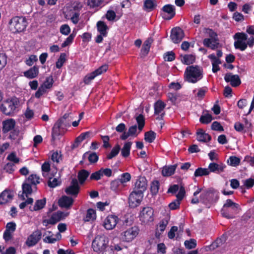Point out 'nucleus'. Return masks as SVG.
Listing matches in <instances>:
<instances>
[{"label": "nucleus", "mask_w": 254, "mask_h": 254, "mask_svg": "<svg viewBox=\"0 0 254 254\" xmlns=\"http://www.w3.org/2000/svg\"><path fill=\"white\" fill-rule=\"evenodd\" d=\"M103 0H87V4L90 8H97L101 6Z\"/></svg>", "instance_id": "nucleus-45"}, {"label": "nucleus", "mask_w": 254, "mask_h": 254, "mask_svg": "<svg viewBox=\"0 0 254 254\" xmlns=\"http://www.w3.org/2000/svg\"><path fill=\"white\" fill-rule=\"evenodd\" d=\"M86 156H88V160L91 163H95L98 160V156L95 152L90 154H88V152H86L84 154V157Z\"/></svg>", "instance_id": "nucleus-53"}, {"label": "nucleus", "mask_w": 254, "mask_h": 254, "mask_svg": "<svg viewBox=\"0 0 254 254\" xmlns=\"http://www.w3.org/2000/svg\"><path fill=\"white\" fill-rule=\"evenodd\" d=\"M46 199H39L36 201L33 207H30L31 211H38L42 209L46 204Z\"/></svg>", "instance_id": "nucleus-38"}, {"label": "nucleus", "mask_w": 254, "mask_h": 254, "mask_svg": "<svg viewBox=\"0 0 254 254\" xmlns=\"http://www.w3.org/2000/svg\"><path fill=\"white\" fill-rule=\"evenodd\" d=\"M28 24L27 19L23 16H15L8 22V28L13 33H19L23 31Z\"/></svg>", "instance_id": "nucleus-4"}, {"label": "nucleus", "mask_w": 254, "mask_h": 254, "mask_svg": "<svg viewBox=\"0 0 254 254\" xmlns=\"http://www.w3.org/2000/svg\"><path fill=\"white\" fill-rule=\"evenodd\" d=\"M152 42V39L151 38H148L144 42L141 49V53L145 55L148 54Z\"/></svg>", "instance_id": "nucleus-42"}, {"label": "nucleus", "mask_w": 254, "mask_h": 254, "mask_svg": "<svg viewBox=\"0 0 254 254\" xmlns=\"http://www.w3.org/2000/svg\"><path fill=\"white\" fill-rule=\"evenodd\" d=\"M47 89L43 85H41L38 90L36 91L35 94V96L37 98H39L41 97L43 94L46 93L47 92Z\"/></svg>", "instance_id": "nucleus-61"}, {"label": "nucleus", "mask_w": 254, "mask_h": 254, "mask_svg": "<svg viewBox=\"0 0 254 254\" xmlns=\"http://www.w3.org/2000/svg\"><path fill=\"white\" fill-rule=\"evenodd\" d=\"M75 36V33H71L65 41L62 43V47L64 48L66 46L70 45L73 42V39Z\"/></svg>", "instance_id": "nucleus-52"}, {"label": "nucleus", "mask_w": 254, "mask_h": 254, "mask_svg": "<svg viewBox=\"0 0 254 254\" xmlns=\"http://www.w3.org/2000/svg\"><path fill=\"white\" fill-rule=\"evenodd\" d=\"M238 204L234 202L231 199H227L223 205L222 208H224L225 210L227 208H231L232 210L233 209V208H238Z\"/></svg>", "instance_id": "nucleus-46"}, {"label": "nucleus", "mask_w": 254, "mask_h": 254, "mask_svg": "<svg viewBox=\"0 0 254 254\" xmlns=\"http://www.w3.org/2000/svg\"><path fill=\"white\" fill-rule=\"evenodd\" d=\"M143 197L141 192L133 190L130 194L128 198V203L131 207H135L138 206Z\"/></svg>", "instance_id": "nucleus-10"}, {"label": "nucleus", "mask_w": 254, "mask_h": 254, "mask_svg": "<svg viewBox=\"0 0 254 254\" xmlns=\"http://www.w3.org/2000/svg\"><path fill=\"white\" fill-rule=\"evenodd\" d=\"M177 165L170 166H165L163 167L162 170V174L164 177H169L175 173Z\"/></svg>", "instance_id": "nucleus-29"}, {"label": "nucleus", "mask_w": 254, "mask_h": 254, "mask_svg": "<svg viewBox=\"0 0 254 254\" xmlns=\"http://www.w3.org/2000/svg\"><path fill=\"white\" fill-rule=\"evenodd\" d=\"M195 59V57L194 55L189 54L181 56V60L182 62L187 65H189L192 64Z\"/></svg>", "instance_id": "nucleus-36"}, {"label": "nucleus", "mask_w": 254, "mask_h": 254, "mask_svg": "<svg viewBox=\"0 0 254 254\" xmlns=\"http://www.w3.org/2000/svg\"><path fill=\"white\" fill-rule=\"evenodd\" d=\"M184 244L186 248L188 249H191L196 247V241L193 239H191L190 240L186 241Z\"/></svg>", "instance_id": "nucleus-57"}, {"label": "nucleus", "mask_w": 254, "mask_h": 254, "mask_svg": "<svg viewBox=\"0 0 254 254\" xmlns=\"http://www.w3.org/2000/svg\"><path fill=\"white\" fill-rule=\"evenodd\" d=\"M168 224V220L167 219H164L162 220L157 227L156 234L159 231L160 233L163 232L165 230Z\"/></svg>", "instance_id": "nucleus-49"}, {"label": "nucleus", "mask_w": 254, "mask_h": 254, "mask_svg": "<svg viewBox=\"0 0 254 254\" xmlns=\"http://www.w3.org/2000/svg\"><path fill=\"white\" fill-rule=\"evenodd\" d=\"M121 150L120 146L119 144H116L112 149L111 152L107 155V158L111 159L117 155Z\"/></svg>", "instance_id": "nucleus-48"}, {"label": "nucleus", "mask_w": 254, "mask_h": 254, "mask_svg": "<svg viewBox=\"0 0 254 254\" xmlns=\"http://www.w3.org/2000/svg\"><path fill=\"white\" fill-rule=\"evenodd\" d=\"M89 173L85 170L80 171L78 174V178L79 182L82 184L88 177Z\"/></svg>", "instance_id": "nucleus-47"}, {"label": "nucleus", "mask_w": 254, "mask_h": 254, "mask_svg": "<svg viewBox=\"0 0 254 254\" xmlns=\"http://www.w3.org/2000/svg\"><path fill=\"white\" fill-rule=\"evenodd\" d=\"M135 118L138 124V129L139 132H140L142 130L145 125L144 117L142 114H139L136 115Z\"/></svg>", "instance_id": "nucleus-41"}, {"label": "nucleus", "mask_w": 254, "mask_h": 254, "mask_svg": "<svg viewBox=\"0 0 254 254\" xmlns=\"http://www.w3.org/2000/svg\"><path fill=\"white\" fill-rule=\"evenodd\" d=\"M157 5L156 0H144V9L147 11H150L154 9Z\"/></svg>", "instance_id": "nucleus-35"}, {"label": "nucleus", "mask_w": 254, "mask_h": 254, "mask_svg": "<svg viewBox=\"0 0 254 254\" xmlns=\"http://www.w3.org/2000/svg\"><path fill=\"white\" fill-rule=\"evenodd\" d=\"M13 196V191L10 190H4L0 194V204H4L11 201Z\"/></svg>", "instance_id": "nucleus-22"}, {"label": "nucleus", "mask_w": 254, "mask_h": 254, "mask_svg": "<svg viewBox=\"0 0 254 254\" xmlns=\"http://www.w3.org/2000/svg\"><path fill=\"white\" fill-rule=\"evenodd\" d=\"M60 31L63 35H68L70 32V28L68 25L64 24L60 27Z\"/></svg>", "instance_id": "nucleus-59"}, {"label": "nucleus", "mask_w": 254, "mask_h": 254, "mask_svg": "<svg viewBox=\"0 0 254 254\" xmlns=\"http://www.w3.org/2000/svg\"><path fill=\"white\" fill-rule=\"evenodd\" d=\"M73 202V200L72 198L67 196H63L59 200V205L62 207L69 208L70 207Z\"/></svg>", "instance_id": "nucleus-28"}, {"label": "nucleus", "mask_w": 254, "mask_h": 254, "mask_svg": "<svg viewBox=\"0 0 254 254\" xmlns=\"http://www.w3.org/2000/svg\"><path fill=\"white\" fill-rule=\"evenodd\" d=\"M147 188V180L144 177H139L137 179L133 190L143 194Z\"/></svg>", "instance_id": "nucleus-17"}, {"label": "nucleus", "mask_w": 254, "mask_h": 254, "mask_svg": "<svg viewBox=\"0 0 254 254\" xmlns=\"http://www.w3.org/2000/svg\"><path fill=\"white\" fill-rule=\"evenodd\" d=\"M184 37V33L183 30L179 27H175L172 29L171 34V38L174 43H180Z\"/></svg>", "instance_id": "nucleus-14"}, {"label": "nucleus", "mask_w": 254, "mask_h": 254, "mask_svg": "<svg viewBox=\"0 0 254 254\" xmlns=\"http://www.w3.org/2000/svg\"><path fill=\"white\" fill-rule=\"evenodd\" d=\"M24 75L29 79L36 77L39 73V68L36 66L30 68L29 70L24 72Z\"/></svg>", "instance_id": "nucleus-30"}, {"label": "nucleus", "mask_w": 254, "mask_h": 254, "mask_svg": "<svg viewBox=\"0 0 254 254\" xmlns=\"http://www.w3.org/2000/svg\"><path fill=\"white\" fill-rule=\"evenodd\" d=\"M16 225L14 222H8L5 226V230L3 234V238L6 242L10 240L12 238V233L16 230Z\"/></svg>", "instance_id": "nucleus-13"}, {"label": "nucleus", "mask_w": 254, "mask_h": 254, "mask_svg": "<svg viewBox=\"0 0 254 254\" xmlns=\"http://www.w3.org/2000/svg\"><path fill=\"white\" fill-rule=\"evenodd\" d=\"M156 138V133L152 131H149L145 133L144 139L145 140L149 143L153 142Z\"/></svg>", "instance_id": "nucleus-44"}, {"label": "nucleus", "mask_w": 254, "mask_h": 254, "mask_svg": "<svg viewBox=\"0 0 254 254\" xmlns=\"http://www.w3.org/2000/svg\"><path fill=\"white\" fill-rule=\"evenodd\" d=\"M169 100L174 105L178 104L182 100V96L179 94L169 93L168 94Z\"/></svg>", "instance_id": "nucleus-37"}, {"label": "nucleus", "mask_w": 254, "mask_h": 254, "mask_svg": "<svg viewBox=\"0 0 254 254\" xmlns=\"http://www.w3.org/2000/svg\"><path fill=\"white\" fill-rule=\"evenodd\" d=\"M132 143L130 141L126 142L121 149V155L123 157H127L130 155L131 147Z\"/></svg>", "instance_id": "nucleus-33"}, {"label": "nucleus", "mask_w": 254, "mask_h": 254, "mask_svg": "<svg viewBox=\"0 0 254 254\" xmlns=\"http://www.w3.org/2000/svg\"><path fill=\"white\" fill-rule=\"evenodd\" d=\"M65 216L66 215H64V212L59 211L54 213L51 217L52 218L54 223L56 224L58 222L64 218Z\"/></svg>", "instance_id": "nucleus-40"}, {"label": "nucleus", "mask_w": 254, "mask_h": 254, "mask_svg": "<svg viewBox=\"0 0 254 254\" xmlns=\"http://www.w3.org/2000/svg\"><path fill=\"white\" fill-rule=\"evenodd\" d=\"M210 193V190H203L199 188H197L193 193V197L191 202L193 204H197L199 202H204L208 198V196Z\"/></svg>", "instance_id": "nucleus-8"}, {"label": "nucleus", "mask_w": 254, "mask_h": 254, "mask_svg": "<svg viewBox=\"0 0 254 254\" xmlns=\"http://www.w3.org/2000/svg\"><path fill=\"white\" fill-rule=\"evenodd\" d=\"M204 32L205 36H208L209 38H205L203 40V45L212 50L217 49L219 45V42L216 33L209 28H205Z\"/></svg>", "instance_id": "nucleus-5"}, {"label": "nucleus", "mask_w": 254, "mask_h": 254, "mask_svg": "<svg viewBox=\"0 0 254 254\" xmlns=\"http://www.w3.org/2000/svg\"><path fill=\"white\" fill-rule=\"evenodd\" d=\"M54 80L52 76L46 77L45 81L41 85L47 89H50L53 85Z\"/></svg>", "instance_id": "nucleus-50"}, {"label": "nucleus", "mask_w": 254, "mask_h": 254, "mask_svg": "<svg viewBox=\"0 0 254 254\" xmlns=\"http://www.w3.org/2000/svg\"><path fill=\"white\" fill-rule=\"evenodd\" d=\"M96 76V75L93 71L87 74L84 77L83 81L85 84H89Z\"/></svg>", "instance_id": "nucleus-55"}, {"label": "nucleus", "mask_w": 254, "mask_h": 254, "mask_svg": "<svg viewBox=\"0 0 254 254\" xmlns=\"http://www.w3.org/2000/svg\"><path fill=\"white\" fill-rule=\"evenodd\" d=\"M79 187L77 180L76 179H73L71 185L65 189V192L67 194L72 195L76 196L79 192Z\"/></svg>", "instance_id": "nucleus-20"}, {"label": "nucleus", "mask_w": 254, "mask_h": 254, "mask_svg": "<svg viewBox=\"0 0 254 254\" xmlns=\"http://www.w3.org/2000/svg\"><path fill=\"white\" fill-rule=\"evenodd\" d=\"M211 137L209 134L206 133L203 129H199L196 132V139L198 141L207 142L210 140Z\"/></svg>", "instance_id": "nucleus-24"}, {"label": "nucleus", "mask_w": 254, "mask_h": 254, "mask_svg": "<svg viewBox=\"0 0 254 254\" xmlns=\"http://www.w3.org/2000/svg\"><path fill=\"white\" fill-rule=\"evenodd\" d=\"M234 128L237 131L241 133H244L247 131L244 125L240 122H237L235 124Z\"/></svg>", "instance_id": "nucleus-64"}, {"label": "nucleus", "mask_w": 254, "mask_h": 254, "mask_svg": "<svg viewBox=\"0 0 254 254\" xmlns=\"http://www.w3.org/2000/svg\"><path fill=\"white\" fill-rule=\"evenodd\" d=\"M36 188H34L33 186L31 185L29 183L26 182L22 185V191L23 194L21 195L22 199H25V197H28L29 195L31 194L33 190H36Z\"/></svg>", "instance_id": "nucleus-25"}, {"label": "nucleus", "mask_w": 254, "mask_h": 254, "mask_svg": "<svg viewBox=\"0 0 254 254\" xmlns=\"http://www.w3.org/2000/svg\"><path fill=\"white\" fill-rule=\"evenodd\" d=\"M210 171L207 168H198L194 172V175L195 177L208 175Z\"/></svg>", "instance_id": "nucleus-43"}, {"label": "nucleus", "mask_w": 254, "mask_h": 254, "mask_svg": "<svg viewBox=\"0 0 254 254\" xmlns=\"http://www.w3.org/2000/svg\"><path fill=\"white\" fill-rule=\"evenodd\" d=\"M164 59L166 61H173L175 59V55L172 51L168 52L164 54Z\"/></svg>", "instance_id": "nucleus-62"}, {"label": "nucleus", "mask_w": 254, "mask_h": 254, "mask_svg": "<svg viewBox=\"0 0 254 254\" xmlns=\"http://www.w3.org/2000/svg\"><path fill=\"white\" fill-rule=\"evenodd\" d=\"M166 104L162 101L158 100L154 105V115L157 116L156 119L158 120H162L165 115L164 109Z\"/></svg>", "instance_id": "nucleus-12"}, {"label": "nucleus", "mask_w": 254, "mask_h": 254, "mask_svg": "<svg viewBox=\"0 0 254 254\" xmlns=\"http://www.w3.org/2000/svg\"><path fill=\"white\" fill-rule=\"evenodd\" d=\"M212 120V116L210 114H205L200 117L199 121L202 124H207L210 123Z\"/></svg>", "instance_id": "nucleus-54"}, {"label": "nucleus", "mask_w": 254, "mask_h": 254, "mask_svg": "<svg viewBox=\"0 0 254 254\" xmlns=\"http://www.w3.org/2000/svg\"><path fill=\"white\" fill-rule=\"evenodd\" d=\"M208 58L211 60L212 64V71L214 73L218 71L220 68L219 64H221L220 59L216 58L214 54H212L208 56Z\"/></svg>", "instance_id": "nucleus-27"}, {"label": "nucleus", "mask_w": 254, "mask_h": 254, "mask_svg": "<svg viewBox=\"0 0 254 254\" xmlns=\"http://www.w3.org/2000/svg\"><path fill=\"white\" fill-rule=\"evenodd\" d=\"M19 100L16 97L7 99L0 106V110L6 115H10L15 111L19 105Z\"/></svg>", "instance_id": "nucleus-6"}, {"label": "nucleus", "mask_w": 254, "mask_h": 254, "mask_svg": "<svg viewBox=\"0 0 254 254\" xmlns=\"http://www.w3.org/2000/svg\"><path fill=\"white\" fill-rule=\"evenodd\" d=\"M43 236H45L43 239V242L48 244H54L62 238L61 233H57L56 235H54L51 231L46 232Z\"/></svg>", "instance_id": "nucleus-15"}, {"label": "nucleus", "mask_w": 254, "mask_h": 254, "mask_svg": "<svg viewBox=\"0 0 254 254\" xmlns=\"http://www.w3.org/2000/svg\"><path fill=\"white\" fill-rule=\"evenodd\" d=\"M131 179V175L128 173H125L121 175V178L119 179L122 184L129 182Z\"/></svg>", "instance_id": "nucleus-63"}, {"label": "nucleus", "mask_w": 254, "mask_h": 254, "mask_svg": "<svg viewBox=\"0 0 254 254\" xmlns=\"http://www.w3.org/2000/svg\"><path fill=\"white\" fill-rule=\"evenodd\" d=\"M139 232V228L134 226L123 231L121 234L120 237L124 242H130L137 236Z\"/></svg>", "instance_id": "nucleus-7"}, {"label": "nucleus", "mask_w": 254, "mask_h": 254, "mask_svg": "<svg viewBox=\"0 0 254 254\" xmlns=\"http://www.w3.org/2000/svg\"><path fill=\"white\" fill-rule=\"evenodd\" d=\"M227 162L228 164L230 166L236 167L239 165L240 159L236 156H231Z\"/></svg>", "instance_id": "nucleus-51"}, {"label": "nucleus", "mask_w": 254, "mask_h": 254, "mask_svg": "<svg viewBox=\"0 0 254 254\" xmlns=\"http://www.w3.org/2000/svg\"><path fill=\"white\" fill-rule=\"evenodd\" d=\"M7 159L14 164H18L19 162V159L18 158L15 153L12 152L10 153L7 157Z\"/></svg>", "instance_id": "nucleus-58"}, {"label": "nucleus", "mask_w": 254, "mask_h": 254, "mask_svg": "<svg viewBox=\"0 0 254 254\" xmlns=\"http://www.w3.org/2000/svg\"><path fill=\"white\" fill-rule=\"evenodd\" d=\"M15 125V122L13 119H9L2 122V130L7 132L12 129Z\"/></svg>", "instance_id": "nucleus-26"}, {"label": "nucleus", "mask_w": 254, "mask_h": 254, "mask_svg": "<svg viewBox=\"0 0 254 254\" xmlns=\"http://www.w3.org/2000/svg\"><path fill=\"white\" fill-rule=\"evenodd\" d=\"M203 77L202 68L197 65L188 66L184 73L185 80L189 83H195Z\"/></svg>", "instance_id": "nucleus-2"}, {"label": "nucleus", "mask_w": 254, "mask_h": 254, "mask_svg": "<svg viewBox=\"0 0 254 254\" xmlns=\"http://www.w3.org/2000/svg\"><path fill=\"white\" fill-rule=\"evenodd\" d=\"M162 10L163 11L162 17L165 19H171L175 15V8L174 6L172 5H165L163 7Z\"/></svg>", "instance_id": "nucleus-18"}, {"label": "nucleus", "mask_w": 254, "mask_h": 254, "mask_svg": "<svg viewBox=\"0 0 254 254\" xmlns=\"http://www.w3.org/2000/svg\"><path fill=\"white\" fill-rule=\"evenodd\" d=\"M40 178L37 175L31 174L30 175L26 182L31 185L33 186L34 188H36V186L40 183Z\"/></svg>", "instance_id": "nucleus-39"}, {"label": "nucleus", "mask_w": 254, "mask_h": 254, "mask_svg": "<svg viewBox=\"0 0 254 254\" xmlns=\"http://www.w3.org/2000/svg\"><path fill=\"white\" fill-rule=\"evenodd\" d=\"M41 232L39 230L35 231L28 238L26 245L29 247L34 246L41 239Z\"/></svg>", "instance_id": "nucleus-19"}, {"label": "nucleus", "mask_w": 254, "mask_h": 254, "mask_svg": "<svg viewBox=\"0 0 254 254\" xmlns=\"http://www.w3.org/2000/svg\"><path fill=\"white\" fill-rule=\"evenodd\" d=\"M66 116L64 115L63 118L60 119L54 125L52 129V137L56 139L61 134V128L63 126Z\"/></svg>", "instance_id": "nucleus-16"}, {"label": "nucleus", "mask_w": 254, "mask_h": 254, "mask_svg": "<svg viewBox=\"0 0 254 254\" xmlns=\"http://www.w3.org/2000/svg\"><path fill=\"white\" fill-rule=\"evenodd\" d=\"M109 240L104 235L97 236L92 243V247L94 252L107 254L109 249Z\"/></svg>", "instance_id": "nucleus-3"}, {"label": "nucleus", "mask_w": 254, "mask_h": 254, "mask_svg": "<svg viewBox=\"0 0 254 254\" xmlns=\"http://www.w3.org/2000/svg\"><path fill=\"white\" fill-rule=\"evenodd\" d=\"M65 62V55L64 54H62L56 63V67L57 68H61Z\"/></svg>", "instance_id": "nucleus-56"}, {"label": "nucleus", "mask_w": 254, "mask_h": 254, "mask_svg": "<svg viewBox=\"0 0 254 254\" xmlns=\"http://www.w3.org/2000/svg\"><path fill=\"white\" fill-rule=\"evenodd\" d=\"M7 64V56L4 53H0V70L3 68Z\"/></svg>", "instance_id": "nucleus-60"}, {"label": "nucleus", "mask_w": 254, "mask_h": 254, "mask_svg": "<svg viewBox=\"0 0 254 254\" xmlns=\"http://www.w3.org/2000/svg\"><path fill=\"white\" fill-rule=\"evenodd\" d=\"M119 218L115 215H109L104 221L103 226L106 230H111L115 228Z\"/></svg>", "instance_id": "nucleus-11"}, {"label": "nucleus", "mask_w": 254, "mask_h": 254, "mask_svg": "<svg viewBox=\"0 0 254 254\" xmlns=\"http://www.w3.org/2000/svg\"><path fill=\"white\" fill-rule=\"evenodd\" d=\"M238 208H233L232 209L231 208H227L224 210V208H222L221 209V214L222 215L226 218L230 219L234 217V215L235 214L237 213Z\"/></svg>", "instance_id": "nucleus-31"}, {"label": "nucleus", "mask_w": 254, "mask_h": 254, "mask_svg": "<svg viewBox=\"0 0 254 254\" xmlns=\"http://www.w3.org/2000/svg\"><path fill=\"white\" fill-rule=\"evenodd\" d=\"M153 209L150 207L143 208L139 214V219L143 223L146 224L153 221Z\"/></svg>", "instance_id": "nucleus-9"}, {"label": "nucleus", "mask_w": 254, "mask_h": 254, "mask_svg": "<svg viewBox=\"0 0 254 254\" xmlns=\"http://www.w3.org/2000/svg\"><path fill=\"white\" fill-rule=\"evenodd\" d=\"M96 218V214L95 210L89 209L87 210L85 216L83 218L84 222L93 221Z\"/></svg>", "instance_id": "nucleus-34"}, {"label": "nucleus", "mask_w": 254, "mask_h": 254, "mask_svg": "<svg viewBox=\"0 0 254 254\" xmlns=\"http://www.w3.org/2000/svg\"><path fill=\"white\" fill-rule=\"evenodd\" d=\"M224 79L227 82H230L231 85L233 87L239 86L241 83V80L238 75H234L231 73L225 74Z\"/></svg>", "instance_id": "nucleus-21"}, {"label": "nucleus", "mask_w": 254, "mask_h": 254, "mask_svg": "<svg viewBox=\"0 0 254 254\" xmlns=\"http://www.w3.org/2000/svg\"><path fill=\"white\" fill-rule=\"evenodd\" d=\"M97 30L104 37H106L108 33V27L107 24L103 21H98L97 23Z\"/></svg>", "instance_id": "nucleus-32"}, {"label": "nucleus", "mask_w": 254, "mask_h": 254, "mask_svg": "<svg viewBox=\"0 0 254 254\" xmlns=\"http://www.w3.org/2000/svg\"><path fill=\"white\" fill-rule=\"evenodd\" d=\"M234 47L236 49L242 51H245L248 46L252 48L254 45V37L250 36L248 38V35L244 32L236 33L234 36Z\"/></svg>", "instance_id": "nucleus-1"}, {"label": "nucleus", "mask_w": 254, "mask_h": 254, "mask_svg": "<svg viewBox=\"0 0 254 254\" xmlns=\"http://www.w3.org/2000/svg\"><path fill=\"white\" fill-rule=\"evenodd\" d=\"M225 167V165L222 163L217 164L213 162L209 164L207 169L210 171V173L213 172L219 174L224 171Z\"/></svg>", "instance_id": "nucleus-23"}]
</instances>
